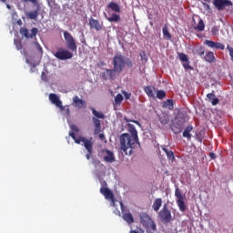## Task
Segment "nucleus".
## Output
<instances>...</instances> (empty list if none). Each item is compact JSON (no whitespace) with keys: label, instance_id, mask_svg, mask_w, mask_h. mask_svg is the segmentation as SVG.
<instances>
[{"label":"nucleus","instance_id":"f257e3e1","mask_svg":"<svg viewBox=\"0 0 233 233\" xmlns=\"http://www.w3.org/2000/svg\"><path fill=\"white\" fill-rule=\"evenodd\" d=\"M137 145L140 146L139 138H135L128 133H124L120 136V148L126 156H132Z\"/></svg>","mask_w":233,"mask_h":233},{"label":"nucleus","instance_id":"f03ea898","mask_svg":"<svg viewBox=\"0 0 233 233\" xmlns=\"http://www.w3.org/2000/svg\"><path fill=\"white\" fill-rule=\"evenodd\" d=\"M112 65L113 71L117 76L125 70L126 66H127V68H132L134 66V62H132V59L126 57L122 54H118L113 57Z\"/></svg>","mask_w":233,"mask_h":233},{"label":"nucleus","instance_id":"7ed1b4c3","mask_svg":"<svg viewBox=\"0 0 233 233\" xmlns=\"http://www.w3.org/2000/svg\"><path fill=\"white\" fill-rule=\"evenodd\" d=\"M49 101L59 108L61 112H66V116H70V108L68 106H63V102L55 93L49 94Z\"/></svg>","mask_w":233,"mask_h":233},{"label":"nucleus","instance_id":"20e7f679","mask_svg":"<svg viewBox=\"0 0 233 233\" xmlns=\"http://www.w3.org/2000/svg\"><path fill=\"white\" fill-rule=\"evenodd\" d=\"M140 223L144 227V228H151L154 232L157 230L156 222L148 216L147 213H140Z\"/></svg>","mask_w":233,"mask_h":233},{"label":"nucleus","instance_id":"39448f33","mask_svg":"<svg viewBox=\"0 0 233 233\" xmlns=\"http://www.w3.org/2000/svg\"><path fill=\"white\" fill-rule=\"evenodd\" d=\"M158 218L162 223L166 224L172 221V212L168 209V205L164 204L162 209L158 212Z\"/></svg>","mask_w":233,"mask_h":233},{"label":"nucleus","instance_id":"423d86ee","mask_svg":"<svg viewBox=\"0 0 233 233\" xmlns=\"http://www.w3.org/2000/svg\"><path fill=\"white\" fill-rule=\"evenodd\" d=\"M175 197L177 198V205L180 212H185L187 210V205L185 204V196L179 187L175 189Z\"/></svg>","mask_w":233,"mask_h":233},{"label":"nucleus","instance_id":"0eeeda50","mask_svg":"<svg viewBox=\"0 0 233 233\" xmlns=\"http://www.w3.org/2000/svg\"><path fill=\"white\" fill-rule=\"evenodd\" d=\"M64 38L66 39V47L72 52H77V45H76V40L74 36L68 31L64 32Z\"/></svg>","mask_w":233,"mask_h":233},{"label":"nucleus","instance_id":"6e6552de","mask_svg":"<svg viewBox=\"0 0 233 233\" xmlns=\"http://www.w3.org/2000/svg\"><path fill=\"white\" fill-rule=\"evenodd\" d=\"M53 55L60 61H66L67 59H72L74 54L66 49L59 48L57 52L53 53Z\"/></svg>","mask_w":233,"mask_h":233},{"label":"nucleus","instance_id":"1a4fd4ad","mask_svg":"<svg viewBox=\"0 0 233 233\" xmlns=\"http://www.w3.org/2000/svg\"><path fill=\"white\" fill-rule=\"evenodd\" d=\"M120 208L122 212V218L124 219V221H126L127 225H132V223H134V216L132 215V213H130V211H127V207H125V204H123V202H120Z\"/></svg>","mask_w":233,"mask_h":233},{"label":"nucleus","instance_id":"9d476101","mask_svg":"<svg viewBox=\"0 0 233 233\" xmlns=\"http://www.w3.org/2000/svg\"><path fill=\"white\" fill-rule=\"evenodd\" d=\"M100 194H103L105 199H108L111 201L112 207H116V198L114 197V193L110 188L102 187L100 188Z\"/></svg>","mask_w":233,"mask_h":233},{"label":"nucleus","instance_id":"9b49d317","mask_svg":"<svg viewBox=\"0 0 233 233\" xmlns=\"http://www.w3.org/2000/svg\"><path fill=\"white\" fill-rule=\"evenodd\" d=\"M39 33V29L37 27H33L31 29V34L28 31V28L26 27H22L20 28V34L21 35H24V37H25L26 39H32V37H35V35H37V34Z\"/></svg>","mask_w":233,"mask_h":233},{"label":"nucleus","instance_id":"f8f14e48","mask_svg":"<svg viewBox=\"0 0 233 233\" xmlns=\"http://www.w3.org/2000/svg\"><path fill=\"white\" fill-rule=\"evenodd\" d=\"M213 5L217 8V10H225V8H227V6H232V1H230V0H214Z\"/></svg>","mask_w":233,"mask_h":233},{"label":"nucleus","instance_id":"ddd939ff","mask_svg":"<svg viewBox=\"0 0 233 233\" xmlns=\"http://www.w3.org/2000/svg\"><path fill=\"white\" fill-rule=\"evenodd\" d=\"M82 145L87 151V154L86 155V159L90 160V157H92V154H94V142H92V137Z\"/></svg>","mask_w":233,"mask_h":233},{"label":"nucleus","instance_id":"4468645a","mask_svg":"<svg viewBox=\"0 0 233 233\" xmlns=\"http://www.w3.org/2000/svg\"><path fill=\"white\" fill-rule=\"evenodd\" d=\"M178 57L183 63L182 66L185 68V70H193V67L190 66V60H188V56L185 53H179Z\"/></svg>","mask_w":233,"mask_h":233},{"label":"nucleus","instance_id":"2eb2a0df","mask_svg":"<svg viewBox=\"0 0 233 233\" xmlns=\"http://www.w3.org/2000/svg\"><path fill=\"white\" fill-rule=\"evenodd\" d=\"M204 45L208 46L209 48H212L213 50H223L225 48V45L219 42H214L211 40H205Z\"/></svg>","mask_w":233,"mask_h":233},{"label":"nucleus","instance_id":"dca6fc26","mask_svg":"<svg viewBox=\"0 0 233 233\" xmlns=\"http://www.w3.org/2000/svg\"><path fill=\"white\" fill-rule=\"evenodd\" d=\"M89 26L90 28L96 30V32L103 30V24L99 23L98 20H96L93 17L89 18Z\"/></svg>","mask_w":233,"mask_h":233},{"label":"nucleus","instance_id":"f3484780","mask_svg":"<svg viewBox=\"0 0 233 233\" xmlns=\"http://www.w3.org/2000/svg\"><path fill=\"white\" fill-rule=\"evenodd\" d=\"M117 75L113 71V69H106L104 73H102V79L106 81L107 79L114 80Z\"/></svg>","mask_w":233,"mask_h":233},{"label":"nucleus","instance_id":"a211bd4d","mask_svg":"<svg viewBox=\"0 0 233 233\" xmlns=\"http://www.w3.org/2000/svg\"><path fill=\"white\" fill-rule=\"evenodd\" d=\"M73 105L76 108H86V102L77 96L73 97Z\"/></svg>","mask_w":233,"mask_h":233},{"label":"nucleus","instance_id":"6ab92c4d","mask_svg":"<svg viewBox=\"0 0 233 233\" xmlns=\"http://www.w3.org/2000/svg\"><path fill=\"white\" fill-rule=\"evenodd\" d=\"M39 10H41V6L37 5L35 10L30 11L26 14L27 19H33V20L37 19V17H39Z\"/></svg>","mask_w":233,"mask_h":233},{"label":"nucleus","instance_id":"aec40b11","mask_svg":"<svg viewBox=\"0 0 233 233\" xmlns=\"http://www.w3.org/2000/svg\"><path fill=\"white\" fill-rule=\"evenodd\" d=\"M70 137H72V139H74L75 143H76V145H81V143H83V145H85V143H86V141H88L89 139L85 138V137H76V133L74 132H70L69 133Z\"/></svg>","mask_w":233,"mask_h":233},{"label":"nucleus","instance_id":"412c9836","mask_svg":"<svg viewBox=\"0 0 233 233\" xmlns=\"http://www.w3.org/2000/svg\"><path fill=\"white\" fill-rule=\"evenodd\" d=\"M106 156L104 157V161L106 163H114L116 161V157L114 156V152L106 149Z\"/></svg>","mask_w":233,"mask_h":233},{"label":"nucleus","instance_id":"4be33fe9","mask_svg":"<svg viewBox=\"0 0 233 233\" xmlns=\"http://www.w3.org/2000/svg\"><path fill=\"white\" fill-rule=\"evenodd\" d=\"M93 123L95 126L94 134L97 136L101 132V120L97 119V117L93 116Z\"/></svg>","mask_w":233,"mask_h":233},{"label":"nucleus","instance_id":"5701e85b","mask_svg":"<svg viewBox=\"0 0 233 233\" xmlns=\"http://www.w3.org/2000/svg\"><path fill=\"white\" fill-rule=\"evenodd\" d=\"M161 207H163V198H156L152 205L153 210L155 212H159Z\"/></svg>","mask_w":233,"mask_h":233},{"label":"nucleus","instance_id":"b1692460","mask_svg":"<svg viewBox=\"0 0 233 233\" xmlns=\"http://www.w3.org/2000/svg\"><path fill=\"white\" fill-rule=\"evenodd\" d=\"M207 97L213 106H216V105H219V98H217L214 93H208L207 95Z\"/></svg>","mask_w":233,"mask_h":233},{"label":"nucleus","instance_id":"393cba45","mask_svg":"<svg viewBox=\"0 0 233 233\" xmlns=\"http://www.w3.org/2000/svg\"><path fill=\"white\" fill-rule=\"evenodd\" d=\"M144 91L148 97H156V94L154 93L156 92V88L154 87V86H147L144 88Z\"/></svg>","mask_w":233,"mask_h":233},{"label":"nucleus","instance_id":"a878e982","mask_svg":"<svg viewBox=\"0 0 233 233\" xmlns=\"http://www.w3.org/2000/svg\"><path fill=\"white\" fill-rule=\"evenodd\" d=\"M158 120L161 125H168V123H170V116L168 114H162L159 116Z\"/></svg>","mask_w":233,"mask_h":233},{"label":"nucleus","instance_id":"bb28decb","mask_svg":"<svg viewBox=\"0 0 233 233\" xmlns=\"http://www.w3.org/2000/svg\"><path fill=\"white\" fill-rule=\"evenodd\" d=\"M128 132L131 134V137H135V139H139L137 137V130L136 129V127L132 124H127Z\"/></svg>","mask_w":233,"mask_h":233},{"label":"nucleus","instance_id":"cd10ccee","mask_svg":"<svg viewBox=\"0 0 233 233\" xmlns=\"http://www.w3.org/2000/svg\"><path fill=\"white\" fill-rule=\"evenodd\" d=\"M192 130H194V127H192V125L187 126L182 134L183 137H187V139H191L192 135L190 134V132H192Z\"/></svg>","mask_w":233,"mask_h":233},{"label":"nucleus","instance_id":"c85d7f7f","mask_svg":"<svg viewBox=\"0 0 233 233\" xmlns=\"http://www.w3.org/2000/svg\"><path fill=\"white\" fill-rule=\"evenodd\" d=\"M162 150L165 151L166 156L169 161H174V159H176V156H174V152L172 150H168L167 147H162Z\"/></svg>","mask_w":233,"mask_h":233},{"label":"nucleus","instance_id":"c756f323","mask_svg":"<svg viewBox=\"0 0 233 233\" xmlns=\"http://www.w3.org/2000/svg\"><path fill=\"white\" fill-rule=\"evenodd\" d=\"M204 59L208 63H214L216 61V56H214V53L212 51H208L206 53Z\"/></svg>","mask_w":233,"mask_h":233},{"label":"nucleus","instance_id":"7c9ffc66","mask_svg":"<svg viewBox=\"0 0 233 233\" xmlns=\"http://www.w3.org/2000/svg\"><path fill=\"white\" fill-rule=\"evenodd\" d=\"M107 8H110L113 12H121V7L115 2H110L107 5Z\"/></svg>","mask_w":233,"mask_h":233},{"label":"nucleus","instance_id":"2f4dec72","mask_svg":"<svg viewBox=\"0 0 233 233\" xmlns=\"http://www.w3.org/2000/svg\"><path fill=\"white\" fill-rule=\"evenodd\" d=\"M171 130L174 134H181L183 127L177 125V122H175L171 127Z\"/></svg>","mask_w":233,"mask_h":233},{"label":"nucleus","instance_id":"473e14b6","mask_svg":"<svg viewBox=\"0 0 233 233\" xmlns=\"http://www.w3.org/2000/svg\"><path fill=\"white\" fill-rule=\"evenodd\" d=\"M164 108H168V110H174V100L167 99L163 102Z\"/></svg>","mask_w":233,"mask_h":233},{"label":"nucleus","instance_id":"72a5a7b5","mask_svg":"<svg viewBox=\"0 0 233 233\" xmlns=\"http://www.w3.org/2000/svg\"><path fill=\"white\" fill-rule=\"evenodd\" d=\"M107 21H109V23H117V21H121V16L116 13H113L111 17H107Z\"/></svg>","mask_w":233,"mask_h":233},{"label":"nucleus","instance_id":"f704fd0d","mask_svg":"<svg viewBox=\"0 0 233 233\" xmlns=\"http://www.w3.org/2000/svg\"><path fill=\"white\" fill-rule=\"evenodd\" d=\"M91 110L95 117H97L98 119H105V114L97 112L94 107H92Z\"/></svg>","mask_w":233,"mask_h":233},{"label":"nucleus","instance_id":"c9c22d12","mask_svg":"<svg viewBox=\"0 0 233 233\" xmlns=\"http://www.w3.org/2000/svg\"><path fill=\"white\" fill-rule=\"evenodd\" d=\"M176 123H177V125L182 127V128H183L185 123H187V120H186L185 116H178L176 118Z\"/></svg>","mask_w":233,"mask_h":233},{"label":"nucleus","instance_id":"e433bc0d","mask_svg":"<svg viewBox=\"0 0 233 233\" xmlns=\"http://www.w3.org/2000/svg\"><path fill=\"white\" fill-rule=\"evenodd\" d=\"M195 29L198 32H203V30H205V23L203 22V19H199V22Z\"/></svg>","mask_w":233,"mask_h":233},{"label":"nucleus","instance_id":"4c0bfd02","mask_svg":"<svg viewBox=\"0 0 233 233\" xmlns=\"http://www.w3.org/2000/svg\"><path fill=\"white\" fill-rule=\"evenodd\" d=\"M162 33L164 37H167V39H172V35H170V32H168V28L167 26L163 27Z\"/></svg>","mask_w":233,"mask_h":233},{"label":"nucleus","instance_id":"58836bf2","mask_svg":"<svg viewBox=\"0 0 233 233\" xmlns=\"http://www.w3.org/2000/svg\"><path fill=\"white\" fill-rule=\"evenodd\" d=\"M157 99H165L167 97V93L163 90H157Z\"/></svg>","mask_w":233,"mask_h":233},{"label":"nucleus","instance_id":"ea45409f","mask_svg":"<svg viewBox=\"0 0 233 233\" xmlns=\"http://www.w3.org/2000/svg\"><path fill=\"white\" fill-rule=\"evenodd\" d=\"M123 103V95L117 94L115 96V105H121Z\"/></svg>","mask_w":233,"mask_h":233},{"label":"nucleus","instance_id":"a19ab883","mask_svg":"<svg viewBox=\"0 0 233 233\" xmlns=\"http://www.w3.org/2000/svg\"><path fill=\"white\" fill-rule=\"evenodd\" d=\"M14 45L15 46L16 50H23V44H21L19 39H15Z\"/></svg>","mask_w":233,"mask_h":233},{"label":"nucleus","instance_id":"79ce46f5","mask_svg":"<svg viewBox=\"0 0 233 233\" xmlns=\"http://www.w3.org/2000/svg\"><path fill=\"white\" fill-rule=\"evenodd\" d=\"M34 45H35V50L38 52V54L40 56H42L43 55V47L41 46V45H39V43H37V42H34Z\"/></svg>","mask_w":233,"mask_h":233},{"label":"nucleus","instance_id":"37998d69","mask_svg":"<svg viewBox=\"0 0 233 233\" xmlns=\"http://www.w3.org/2000/svg\"><path fill=\"white\" fill-rule=\"evenodd\" d=\"M139 56H140L141 61H143L144 63H147V61H148V57L147 56V53L145 51H141Z\"/></svg>","mask_w":233,"mask_h":233},{"label":"nucleus","instance_id":"c03bdc74","mask_svg":"<svg viewBox=\"0 0 233 233\" xmlns=\"http://www.w3.org/2000/svg\"><path fill=\"white\" fill-rule=\"evenodd\" d=\"M41 79H42L43 81H48V70L45 69V70L42 72Z\"/></svg>","mask_w":233,"mask_h":233},{"label":"nucleus","instance_id":"a18cd8bd","mask_svg":"<svg viewBox=\"0 0 233 233\" xmlns=\"http://www.w3.org/2000/svg\"><path fill=\"white\" fill-rule=\"evenodd\" d=\"M124 120L126 123H135L136 125H138L139 127H141V124H139V121H137V120H132V119L127 118V117H124Z\"/></svg>","mask_w":233,"mask_h":233},{"label":"nucleus","instance_id":"49530a36","mask_svg":"<svg viewBox=\"0 0 233 233\" xmlns=\"http://www.w3.org/2000/svg\"><path fill=\"white\" fill-rule=\"evenodd\" d=\"M197 52H198V56H200V57L203 56H205V47H203V46L199 47V48L197 50Z\"/></svg>","mask_w":233,"mask_h":233},{"label":"nucleus","instance_id":"de8ad7c7","mask_svg":"<svg viewBox=\"0 0 233 233\" xmlns=\"http://www.w3.org/2000/svg\"><path fill=\"white\" fill-rule=\"evenodd\" d=\"M227 50L229 52V56L231 57V61L233 62V47H230V46H227Z\"/></svg>","mask_w":233,"mask_h":233},{"label":"nucleus","instance_id":"09e8293b","mask_svg":"<svg viewBox=\"0 0 233 233\" xmlns=\"http://www.w3.org/2000/svg\"><path fill=\"white\" fill-rule=\"evenodd\" d=\"M24 3H32L33 5H37V0H23Z\"/></svg>","mask_w":233,"mask_h":233},{"label":"nucleus","instance_id":"8fccbe9b","mask_svg":"<svg viewBox=\"0 0 233 233\" xmlns=\"http://www.w3.org/2000/svg\"><path fill=\"white\" fill-rule=\"evenodd\" d=\"M71 130H72L73 132H79V128H78L77 126H76V125H72V126H71Z\"/></svg>","mask_w":233,"mask_h":233},{"label":"nucleus","instance_id":"3c124183","mask_svg":"<svg viewBox=\"0 0 233 233\" xmlns=\"http://www.w3.org/2000/svg\"><path fill=\"white\" fill-rule=\"evenodd\" d=\"M98 137H99L100 141H105V139H106V137L104 134H99Z\"/></svg>","mask_w":233,"mask_h":233},{"label":"nucleus","instance_id":"603ef678","mask_svg":"<svg viewBox=\"0 0 233 233\" xmlns=\"http://www.w3.org/2000/svg\"><path fill=\"white\" fill-rule=\"evenodd\" d=\"M211 32H212V34H214V35H216V33L218 32V28L213 27V28L211 29Z\"/></svg>","mask_w":233,"mask_h":233},{"label":"nucleus","instance_id":"864d4df0","mask_svg":"<svg viewBox=\"0 0 233 233\" xmlns=\"http://www.w3.org/2000/svg\"><path fill=\"white\" fill-rule=\"evenodd\" d=\"M209 157H211V159H216V154L210 153Z\"/></svg>","mask_w":233,"mask_h":233},{"label":"nucleus","instance_id":"5fc2aeb1","mask_svg":"<svg viewBox=\"0 0 233 233\" xmlns=\"http://www.w3.org/2000/svg\"><path fill=\"white\" fill-rule=\"evenodd\" d=\"M125 97L126 99H130V95H128V93L124 92Z\"/></svg>","mask_w":233,"mask_h":233},{"label":"nucleus","instance_id":"6e6d98bb","mask_svg":"<svg viewBox=\"0 0 233 233\" xmlns=\"http://www.w3.org/2000/svg\"><path fill=\"white\" fill-rule=\"evenodd\" d=\"M203 6H205V8H210V5H208V4L206 3H202Z\"/></svg>","mask_w":233,"mask_h":233},{"label":"nucleus","instance_id":"4d7b16f0","mask_svg":"<svg viewBox=\"0 0 233 233\" xmlns=\"http://www.w3.org/2000/svg\"><path fill=\"white\" fill-rule=\"evenodd\" d=\"M205 3H210V0H203Z\"/></svg>","mask_w":233,"mask_h":233},{"label":"nucleus","instance_id":"13d9d810","mask_svg":"<svg viewBox=\"0 0 233 233\" xmlns=\"http://www.w3.org/2000/svg\"><path fill=\"white\" fill-rule=\"evenodd\" d=\"M139 230H140V232L145 233V230H143V229H141V228H139Z\"/></svg>","mask_w":233,"mask_h":233},{"label":"nucleus","instance_id":"bf43d9fd","mask_svg":"<svg viewBox=\"0 0 233 233\" xmlns=\"http://www.w3.org/2000/svg\"><path fill=\"white\" fill-rule=\"evenodd\" d=\"M0 1H2V3H6V0H0Z\"/></svg>","mask_w":233,"mask_h":233},{"label":"nucleus","instance_id":"052dcab7","mask_svg":"<svg viewBox=\"0 0 233 233\" xmlns=\"http://www.w3.org/2000/svg\"><path fill=\"white\" fill-rule=\"evenodd\" d=\"M104 183H105V185H106H106H107L106 182H104Z\"/></svg>","mask_w":233,"mask_h":233},{"label":"nucleus","instance_id":"680f3d73","mask_svg":"<svg viewBox=\"0 0 233 233\" xmlns=\"http://www.w3.org/2000/svg\"><path fill=\"white\" fill-rule=\"evenodd\" d=\"M25 56H26V52H25Z\"/></svg>","mask_w":233,"mask_h":233},{"label":"nucleus","instance_id":"e2e57ef3","mask_svg":"<svg viewBox=\"0 0 233 233\" xmlns=\"http://www.w3.org/2000/svg\"><path fill=\"white\" fill-rule=\"evenodd\" d=\"M102 65H105V63H102Z\"/></svg>","mask_w":233,"mask_h":233}]
</instances>
